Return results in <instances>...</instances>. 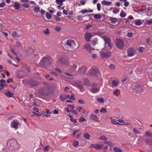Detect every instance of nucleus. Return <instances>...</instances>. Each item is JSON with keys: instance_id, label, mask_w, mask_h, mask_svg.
<instances>
[{"instance_id": "nucleus-1", "label": "nucleus", "mask_w": 152, "mask_h": 152, "mask_svg": "<svg viewBox=\"0 0 152 152\" xmlns=\"http://www.w3.org/2000/svg\"><path fill=\"white\" fill-rule=\"evenodd\" d=\"M66 50L69 51L75 50L76 44L75 42L72 39H67L62 42Z\"/></svg>"}, {"instance_id": "nucleus-2", "label": "nucleus", "mask_w": 152, "mask_h": 152, "mask_svg": "<svg viewBox=\"0 0 152 152\" xmlns=\"http://www.w3.org/2000/svg\"><path fill=\"white\" fill-rule=\"evenodd\" d=\"M53 61V59L49 56L44 57L40 62L39 66L45 68L49 66Z\"/></svg>"}, {"instance_id": "nucleus-3", "label": "nucleus", "mask_w": 152, "mask_h": 152, "mask_svg": "<svg viewBox=\"0 0 152 152\" xmlns=\"http://www.w3.org/2000/svg\"><path fill=\"white\" fill-rule=\"evenodd\" d=\"M88 74L92 77L96 78L100 76V73L98 69L91 68L89 70Z\"/></svg>"}, {"instance_id": "nucleus-4", "label": "nucleus", "mask_w": 152, "mask_h": 152, "mask_svg": "<svg viewBox=\"0 0 152 152\" xmlns=\"http://www.w3.org/2000/svg\"><path fill=\"white\" fill-rule=\"evenodd\" d=\"M102 38L105 42V48H106L108 50H110L112 48V46L110 43L111 39L108 37L104 36Z\"/></svg>"}, {"instance_id": "nucleus-5", "label": "nucleus", "mask_w": 152, "mask_h": 152, "mask_svg": "<svg viewBox=\"0 0 152 152\" xmlns=\"http://www.w3.org/2000/svg\"><path fill=\"white\" fill-rule=\"evenodd\" d=\"M19 145L17 141L14 139H12L8 141L7 142V146L9 148L10 150H12L15 146Z\"/></svg>"}, {"instance_id": "nucleus-6", "label": "nucleus", "mask_w": 152, "mask_h": 152, "mask_svg": "<svg viewBox=\"0 0 152 152\" xmlns=\"http://www.w3.org/2000/svg\"><path fill=\"white\" fill-rule=\"evenodd\" d=\"M108 50L106 48H104L100 52L101 56L102 58H108L111 55L110 51H107Z\"/></svg>"}, {"instance_id": "nucleus-7", "label": "nucleus", "mask_w": 152, "mask_h": 152, "mask_svg": "<svg viewBox=\"0 0 152 152\" xmlns=\"http://www.w3.org/2000/svg\"><path fill=\"white\" fill-rule=\"evenodd\" d=\"M56 64L57 65H60L61 64L67 65L69 64L68 62L66 61L63 57L58 56L57 58Z\"/></svg>"}, {"instance_id": "nucleus-8", "label": "nucleus", "mask_w": 152, "mask_h": 152, "mask_svg": "<svg viewBox=\"0 0 152 152\" xmlns=\"http://www.w3.org/2000/svg\"><path fill=\"white\" fill-rule=\"evenodd\" d=\"M115 43L117 47L119 49L122 50L124 48V43L122 40L119 39H117Z\"/></svg>"}, {"instance_id": "nucleus-9", "label": "nucleus", "mask_w": 152, "mask_h": 152, "mask_svg": "<svg viewBox=\"0 0 152 152\" xmlns=\"http://www.w3.org/2000/svg\"><path fill=\"white\" fill-rule=\"evenodd\" d=\"M74 86L80 90L81 92H83L85 91L84 88L82 83L81 82L76 83L74 84Z\"/></svg>"}, {"instance_id": "nucleus-10", "label": "nucleus", "mask_w": 152, "mask_h": 152, "mask_svg": "<svg viewBox=\"0 0 152 152\" xmlns=\"http://www.w3.org/2000/svg\"><path fill=\"white\" fill-rule=\"evenodd\" d=\"M20 124V122L18 120H15L12 122L10 126L11 128L17 129L18 128V126Z\"/></svg>"}, {"instance_id": "nucleus-11", "label": "nucleus", "mask_w": 152, "mask_h": 152, "mask_svg": "<svg viewBox=\"0 0 152 152\" xmlns=\"http://www.w3.org/2000/svg\"><path fill=\"white\" fill-rule=\"evenodd\" d=\"M66 0H56V4L58 5L57 6V8L60 10L63 9V8L61 7L63 6V2Z\"/></svg>"}, {"instance_id": "nucleus-12", "label": "nucleus", "mask_w": 152, "mask_h": 152, "mask_svg": "<svg viewBox=\"0 0 152 152\" xmlns=\"http://www.w3.org/2000/svg\"><path fill=\"white\" fill-rule=\"evenodd\" d=\"M90 91L93 93H96L99 91V88L96 85H94L92 86V88L89 89Z\"/></svg>"}, {"instance_id": "nucleus-13", "label": "nucleus", "mask_w": 152, "mask_h": 152, "mask_svg": "<svg viewBox=\"0 0 152 152\" xmlns=\"http://www.w3.org/2000/svg\"><path fill=\"white\" fill-rule=\"evenodd\" d=\"M133 90L134 91L141 92L143 91V88L141 86H137L133 88Z\"/></svg>"}, {"instance_id": "nucleus-14", "label": "nucleus", "mask_w": 152, "mask_h": 152, "mask_svg": "<svg viewBox=\"0 0 152 152\" xmlns=\"http://www.w3.org/2000/svg\"><path fill=\"white\" fill-rule=\"evenodd\" d=\"M135 53V50L133 48L129 49L128 50V55L129 56H134Z\"/></svg>"}, {"instance_id": "nucleus-15", "label": "nucleus", "mask_w": 152, "mask_h": 152, "mask_svg": "<svg viewBox=\"0 0 152 152\" xmlns=\"http://www.w3.org/2000/svg\"><path fill=\"white\" fill-rule=\"evenodd\" d=\"M103 145H101L92 144L91 145L90 148H93L96 149H100L102 148Z\"/></svg>"}, {"instance_id": "nucleus-16", "label": "nucleus", "mask_w": 152, "mask_h": 152, "mask_svg": "<svg viewBox=\"0 0 152 152\" xmlns=\"http://www.w3.org/2000/svg\"><path fill=\"white\" fill-rule=\"evenodd\" d=\"M87 68L85 66H83L80 67L79 68L78 72L82 73H84L86 71Z\"/></svg>"}, {"instance_id": "nucleus-17", "label": "nucleus", "mask_w": 152, "mask_h": 152, "mask_svg": "<svg viewBox=\"0 0 152 152\" xmlns=\"http://www.w3.org/2000/svg\"><path fill=\"white\" fill-rule=\"evenodd\" d=\"M84 49L89 52H91L92 50H94L93 48H91L89 44L86 45L84 46Z\"/></svg>"}, {"instance_id": "nucleus-18", "label": "nucleus", "mask_w": 152, "mask_h": 152, "mask_svg": "<svg viewBox=\"0 0 152 152\" xmlns=\"http://www.w3.org/2000/svg\"><path fill=\"white\" fill-rule=\"evenodd\" d=\"M93 36L89 33H87L85 35V37L87 41L89 42L90 39Z\"/></svg>"}, {"instance_id": "nucleus-19", "label": "nucleus", "mask_w": 152, "mask_h": 152, "mask_svg": "<svg viewBox=\"0 0 152 152\" xmlns=\"http://www.w3.org/2000/svg\"><path fill=\"white\" fill-rule=\"evenodd\" d=\"M101 4L103 6H111L112 3L111 1H107L104 0L101 1Z\"/></svg>"}, {"instance_id": "nucleus-20", "label": "nucleus", "mask_w": 152, "mask_h": 152, "mask_svg": "<svg viewBox=\"0 0 152 152\" xmlns=\"http://www.w3.org/2000/svg\"><path fill=\"white\" fill-rule=\"evenodd\" d=\"M119 81L118 79H116L112 81L111 85L113 87H116L118 85Z\"/></svg>"}, {"instance_id": "nucleus-21", "label": "nucleus", "mask_w": 152, "mask_h": 152, "mask_svg": "<svg viewBox=\"0 0 152 152\" xmlns=\"http://www.w3.org/2000/svg\"><path fill=\"white\" fill-rule=\"evenodd\" d=\"M6 85V81L3 79L1 80L0 81V90H1L2 88L4 87Z\"/></svg>"}, {"instance_id": "nucleus-22", "label": "nucleus", "mask_w": 152, "mask_h": 152, "mask_svg": "<svg viewBox=\"0 0 152 152\" xmlns=\"http://www.w3.org/2000/svg\"><path fill=\"white\" fill-rule=\"evenodd\" d=\"M90 119L94 120L96 122H99V121L97 116L95 114H91L90 115Z\"/></svg>"}, {"instance_id": "nucleus-23", "label": "nucleus", "mask_w": 152, "mask_h": 152, "mask_svg": "<svg viewBox=\"0 0 152 152\" xmlns=\"http://www.w3.org/2000/svg\"><path fill=\"white\" fill-rule=\"evenodd\" d=\"M109 20L111 21L112 23H115L118 22V19L112 17H109Z\"/></svg>"}, {"instance_id": "nucleus-24", "label": "nucleus", "mask_w": 152, "mask_h": 152, "mask_svg": "<svg viewBox=\"0 0 152 152\" xmlns=\"http://www.w3.org/2000/svg\"><path fill=\"white\" fill-rule=\"evenodd\" d=\"M69 96V94H63L60 96V98L61 100L64 101L65 99H68Z\"/></svg>"}, {"instance_id": "nucleus-25", "label": "nucleus", "mask_w": 152, "mask_h": 152, "mask_svg": "<svg viewBox=\"0 0 152 152\" xmlns=\"http://www.w3.org/2000/svg\"><path fill=\"white\" fill-rule=\"evenodd\" d=\"M93 11V10L91 9L89 10H84L82 11H80V12L82 13L83 14H84L85 13H88L90 12H92Z\"/></svg>"}, {"instance_id": "nucleus-26", "label": "nucleus", "mask_w": 152, "mask_h": 152, "mask_svg": "<svg viewBox=\"0 0 152 152\" xmlns=\"http://www.w3.org/2000/svg\"><path fill=\"white\" fill-rule=\"evenodd\" d=\"M110 119L111 120V122L113 124L117 125H121V124L117 122V121L116 119L113 118H110Z\"/></svg>"}, {"instance_id": "nucleus-27", "label": "nucleus", "mask_w": 152, "mask_h": 152, "mask_svg": "<svg viewBox=\"0 0 152 152\" xmlns=\"http://www.w3.org/2000/svg\"><path fill=\"white\" fill-rule=\"evenodd\" d=\"M148 72L149 78L152 81V68L149 69Z\"/></svg>"}, {"instance_id": "nucleus-28", "label": "nucleus", "mask_w": 152, "mask_h": 152, "mask_svg": "<svg viewBox=\"0 0 152 152\" xmlns=\"http://www.w3.org/2000/svg\"><path fill=\"white\" fill-rule=\"evenodd\" d=\"M4 94L6 95L9 98L13 97L14 96L13 94L12 93H11L10 92L5 93H4Z\"/></svg>"}, {"instance_id": "nucleus-29", "label": "nucleus", "mask_w": 152, "mask_h": 152, "mask_svg": "<svg viewBox=\"0 0 152 152\" xmlns=\"http://www.w3.org/2000/svg\"><path fill=\"white\" fill-rule=\"evenodd\" d=\"M13 7H15V9L16 10H18L20 8L19 4L18 2H17L15 3Z\"/></svg>"}, {"instance_id": "nucleus-30", "label": "nucleus", "mask_w": 152, "mask_h": 152, "mask_svg": "<svg viewBox=\"0 0 152 152\" xmlns=\"http://www.w3.org/2000/svg\"><path fill=\"white\" fill-rule=\"evenodd\" d=\"M94 18L97 19H100L101 18L102 16L99 14H96L93 15Z\"/></svg>"}, {"instance_id": "nucleus-31", "label": "nucleus", "mask_w": 152, "mask_h": 152, "mask_svg": "<svg viewBox=\"0 0 152 152\" xmlns=\"http://www.w3.org/2000/svg\"><path fill=\"white\" fill-rule=\"evenodd\" d=\"M77 68V66L76 65H74L69 70V71L71 72H73Z\"/></svg>"}, {"instance_id": "nucleus-32", "label": "nucleus", "mask_w": 152, "mask_h": 152, "mask_svg": "<svg viewBox=\"0 0 152 152\" xmlns=\"http://www.w3.org/2000/svg\"><path fill=\"white\" fill-rule=\"evenodd\" d=\"M145 48L144 47H139L137 48V50L140 53H142L143 52V50Z\"/></svg>"}, {"instance_id": "nucleus-33", "label": "nucleus", "mask_w": 152, "mask_h": 152, "mask_svg": "<svg viewBox=\"0 0 152 152\" xmlns=\"http://www.w3.org/2000/svg\"><path fill=\"white\" fill-rule=\"evenodd\" d=\"M114 151L115 152H122V150L118 147H114L113 148Z\"/></svg>"}, {"instance_id": "nucleus-34", "label": "nucleus", "mask_w": 152, "mask_h": 152, "mask_svg": "<svg viewBox=\"0 0 152 152\" xmlns=\"http://www.w3.org/2000/svg\"><path fill=\"white\" fill-rule=\"evenodd\" d=\"M147 43L150 45H152V38L151 37L148 38L147 39Z\"/></svg>"}, {"instance_id": "nucleus-35", "label": "nucleus", "mask_w": 152, "mask_h": 152, "mask_svg": "<svg viewBox=\"0 0 152 152\" xmlns=\"http://www.w3.org/2000/svg\"><path fill=\"white\" fill-rule=\"evenodd\" d=\"M135 24L136 25L140 26L142 23L140 20H138L135 21Z\"/></svg>"}, {"instance_id": "nucleus-36", "label": "nucleus", "mask_w": 152, "mask_h": 152, "mask_svg": "<svg viewBox=\"0 0 152 152\" xmlns=\"http://www.w3.org/2000/svg\"><path fill=\"white\" fill-rule=\"evenodd\" d=\"M79 143L78 141L77 140H75L73 142V145L74 147H77V146L78 145Z\"/></svg>"}, {"instance_id": "nucleus-37", "label": "nucleus", "mask_w": 152, "mask_h": 152, "mask_svg": "<svg viewBox=\"0 0 152 152\" xmlns=\"http://www.w3.org/2000/svg\"><path fill=\"white\" fill-rule=\"evenodd\" d=\"M34 10L35 13H37L39 11L40 8L39 7H34Z\"/></svg>"}, {"instance_id": "nucleus-38", "label": "nucleus", "mask_w": 152, "mask_h": 152, "mask_svg": "<svg viewBox=\"0 0 152 152\" xmlns=\"http://www.w3.org/2000/svg\"><path fill=\"white\" fill-rule=\"evenodd\" d=\"M38 83L37 81L34 80L32 82L31 85L32 86H36L37 85Z\"/></svg>"}, {"instance_id": "nucleus-39", "label": "nucleus", "mask_w": 152, "mask_h": 152, "mask_svg": "<svg viewBox=\"0 0 152 152\" xmlns=\"http://www.w3.org/2000/svg\"><path fill=\"white\" fill-rule=\"evenodd\" d=\"M68 108L71 111L72 110L75 108V107L73 105L68 104L67 105Z\"/></svg>"}, {"instance_id": "nucleus-40", "label": "nucleus", "mask_w": 152, "mask_h": 152, "mask_svg": "<svg viewBox=\"0 0 152 152\" xmlns=\"http://www.w3.org/2000/svg\"><path fill=\"white\" fill-rule=\"evenodd\" d=\"M84 81L86 85H89L90 84V82L89 80L87 79H84Z\"/></svg>"}, {"instance_id": "nucleus-41", "label": "nucleus", "mask_w": 152, "mask_h": 152, "mask_svg": "<svg viewBox=\"0 0 152 152\" xmlns=\"http://www.w3.org/2000/svg\"><path fill=\"white\" fill-rule=\"evenodd\" d=\"M126 14L125 12L122 11L120 15L121 17H124L126 16Z\"/></svg>"}, {"instance_id": "nucleus-42", "label": "nucleus", "mask_w": 152, "mask_h": 152, "mask_svg": "<svg viewBox=\"0 0 152 152\" xmlns=\"http://www.w3.org/2000/svg\"><path fill=\"white\" fill-rule=\"evenodd\" d=\"M146 143L147 144H151L152 143V139H147L146 140Z\"/></svg>"}, {"instance_id": "nucleus-43", "label": "nucleus", "mask_w": 152, "mask_h": 152, "mask_svg": "<svg viewBox=\"0 0 152 152\" xmlns=\"http://www.w3.org/2000/svg\"><path fill=\"white\" fill-rule=\"evenodd\" d=\"M97 101L99 103H104V101L103 98H99L97 99Z\"/></svg>"}, {"instance_id": "nucleus-44", "label": "nucleus", "mask_w": 152, "mask_h": 152, "mask_svg": "<svg viewBox=\"0 0 152 152\" xmlns=\"http://www.w3.org/2000/svg\"><path fill=\"white\" fill-rule=\"evenodd\" d=\"M133 132L134 133H136L138 134H140V132L138 131V130L135 128H134L133 129Z\"/></svg>"}, {"instance_id": "nucleus-45", "label": "nucleus", "mask_w": 152, "mask_h": 152, "mask_svg": "<svg viewBox=\"0 0 152 152\" xmlns=\"http://www.w3.org/2000/svg\"><path fill=\"white\" fill-rule=\"evenodd\" d=\"M146 134L148 137H150L152 136V133L148 131L146 132Z\"/></svg>"}, {"instance_id": "nucleus-46", "label": "nucleus", "mask_w": 152, "mask_h": 152, "mask_svg": "<svg viewBox=\"0 0 152 152\" xmlns=\"http://www.w3.org/2000/svg\"><path fill=\"white\" fill-rule=\"evenodd\" d=\"M83 137L86 139H89L90 138V136L88 134L86 133L84 134Z\"/></svg>"}, {"instance_id": "nucleus-47", "label": "nucleus", "mask_w": 152, "mask_h": 152, "mask_svg": "<svg viewBox=\"0 0 152 152\" xmlns=\"http://www.w3.org/2000/svg\"><path fill=\"white\" fill-rule=\"evenodd\" d=\"M51 15L48 13V12H47L46 13V18L48 19H51Z\"/></svg>"}, {"instance_id": "nucleus-48", "label": "nucleus", "mask_w": 152, "mask_h": 152, "mask_svg": "<svg viewBox=\"0 0 152 152\" xmlns=\"http://www.w3.org/2000/svg\"><path fill=\"white\" fill-rule=\"evenodd\" d=\"M12 37H18V34H17V32L15 31L13 32L12 33Z\"/></svg>"}, {"instance_id": "nucleus-49", "label": "nucleus", "mask_w": 152, "mask_h": 152, "mask_svg": "<svg viewBox=\"0 0 152 152\" xmlns=\"http://www.w3.org/2000/svg\"><path fill=\"white\" fill-rule=\"evenodd\" d=\"M97 7L98 11H100L101 10V4L100 3H98L97 4Z\"/></svg>"}, {"instance_id": "nucleus-50", "label": "nucleus", "mask_w": 152, "mask_h": 152, "mask_svg": "<svg viewBox=\"0 0 152 152\" xmlns=\"http://www.w3.org/2000/svg\"><path fill=\"white\" fill-rule=\"evenodd\" d=\"M44 33L46 35H48L50 34L49 30L48 28H47L44 32Z\"/></svg>"}, {"instance_id": "nucleus-51", "label": "nucleus", "mask_w": 152, "mask_h": 152, "mask_svg": "<svg viewBox=\"0 0 152 152\" xmlns=\"http://www.w3.org/2000/svg\"><path fill=\"white\" fill-rule=\"evenodd\" d=\"M6 5V3L4 2H2L0 3V7L2 8L4 7Z\"/></svg>"}, {"instance_id": "nucleus-52", "label": "nucleus", "mask_w": 152, "mask_h": 152, "mask_svg": "<svg viewBox=\"0 0 152 152\" xmlns=\"http://www.w3.org/2000/svg\"><path fill=\"white\" fill-rule=\"evenodd\" d=\"M99 139L102 140H106L107 138L104 136H101L99 138Z\"/></svg>"}, {"instance_id": "nucleus-53", "label": "nucleus", "mask_w": 152, "mask_h": 152, "mask_svg": "<svg viewBox=\"0 0 152 152\" xmlns=\"http://www.w3.org/2000/svg\"><path fill=\"white\" fill-rule=\"evenodd\" d=\"M100 112L101 113L104 112L105 113H106L107 112V111L105 108H103L100 110Z\"/></svg>"}, {"instance_id": "nucleus-54", "label": "nucleus", "mask_w": 152, "mask_h": 152, "mask_svg": "<svg viewBox=\"0 0 152 152\" xmlns=\"http://www.w3.org/2000/svg\"><path fill=\"white\" fill-rule=\"evenodd\" d=\"M109 68L111 69H113L115 68V66L113 64H110L109 65Z\"/></svg>"}, {"instance_id": "nucleus-55", "label": "nucleus", "mask_w": 152, "mask_h": 152, "mask_svg": "<svg viewBox=\"0 0 152 152\" xmlns=\"http://www.w3.org/2000/svg\"><path fill=\"white\" fill-rule=\"evenodd\" d=\"M49 149V147L48 146H46L43 148V150L44 151H48Z\"/></svg>"}, {"instance_id": "nucleus-56", "label": "nucleus", "mask_w": 152, "mask_h": 152, "mask_svg": "<svg viewBox=\"0 0 152 152\" xmlns=\"http://www.w3.org/2000/svg\"><path fill=\"white\" fill-rule=\"evenodd\" d=\"M78 102L81 104H84L85 103V101L83 99H80L78 100Z\"/></svg>"}, {"instance_id": "nucleus-57", "label": "nucleus", "mask_w": 152, "mask_h": 152, "mask_svg": "<svg viewBox=\"0 0 152 152\" xmlns=\"http://www.w3.org/2000/svg\"><path fill=\"white\" fill-rule=\"evenodd\" d=\"M79 121L81 122H83L84 121H86V119L83 118V117H81L79 119Z\"/></svg>"}, {"instance_id": "nucleus-58", "label": "nucleus", "mask_w": 152, "mask_h": 152, "mask_svg": "<svg viewBox=\"0 0 152 152\" xmlns=\"http://www.w3.org/2000/svg\"><path fill=\"white\" fill-rule=\"evenodd\" d=\"M118 90L117 89H116L113 92V94L114 95L116 96H118V94L117 93Z\"/></svg>"}, {"instance_id": "nucleus-59", "label": "nucleus", "mask_w": 152, "mask_h": 152, "mask_svg": "<svg viewBox=\"0 0 152 152\" xmlns=\"http://www.w3.org/2000/svg\"><path fill=\"white\" fill-rule=\"evenodd\" d=\"M68 98L70 100H74L75 99L74 96L72 94L71 96H70L69 95V96Z\"/></svg>"}, {"instance_id": "nucleus-60", "label": "nucleus", "mask_w": 152, "mask_h": 152, "mask_svg": "<svg viewBox=\"0 0 152 152\" xmlns=\"http://www.w3.org/2000/svg\"><path fill=\"white\" fill-rule=\"evenodd\" d=\"M133 36V34L132 32H128L127 34V36L129 37H131Z\"/></svg>"}, {"instance_id": "nucleus-61", "label": "nucleus", "mask_w": 152, "mask_h": 152, "mask_svg": "<svg viewBox=\"0 0 152 152\" xmlns=\"http://www.w3.org/2000/svg\"><path fill=\"white\" fill-rule=\"evenodd\" d=\"M129 2L128 1H126L124 2V5L125 7H128L129 6Z\"/></svg>"}, {"instance_id": "nucleus-62", "label": "nucleus", "mask_w": 152, "mask_h": 152, "mask_svg": "<svg viewBox=\"0 0 152 152\" xmlns=\"http://www.w3.org/2000/svg\"><path fill=\"white\" fill-rule=\"evenodd\" d=\"M146 23L148 24L151 25L152 24V20H147Z\"/></svg>"}, {"instance_id": "nucleus-63", "label": "nucleus", "mask_w": 152, "mask_h": 152, "mask_svg": "<svg viewBox=\"0 0 152 152\" xmlns=\"http://www.w3.org/2000/svg\"><path fill=\"white\" fill-rule=\"evenodd\" d=\"M55 29L56 30V31H59L61 30V27H60L59 26H57V27H56L55 28Z\"/></svg>"}, {"instance_id": "nucleus-64", "label": "nucleus", "mask_w": 152, "mask_h": 152, "mask_svg": "<svg viewBox=\"0 0 152 152\" xmlns=\"http://www.w3.org/2000/svg\"><path fill=\"white\" fill-rule=\"evenodd\" d=\"M83 107H78L77 108V110L79 112H80L81 110H82L83 109Z\"/></svg>"}]
</instances>
